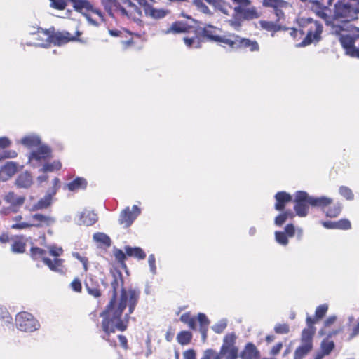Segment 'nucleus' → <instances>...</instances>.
Returning <instances> with one entry per match:
<instances>
[{"instance_id":"nucleus-1","label":"nucleus","mask_w":359,"mask_h":359,"mask_svg":"<svg viewBox=\"0 0 359 359\" xmlns=\"http://www.w3.org/2000/svg\"><path fill=\"white\" fill-rule=\"evenodd\" d=\"M111 285L112 297L106 309L100 313V316L103 318L102 330L104 332L101 337L110 345L115 346V341L110 340L109 335L116 330L123 332L126 330L129 316L135 309L140 299V291L133 288L124 289L123 279L120 271L113 273Z\"/></svg>"},{"instance_id":"nucleus-2","label":"nucleus","mask_w":359,"mask_h":359,"mask_svg":"<svg viewBox=\"0 0 359 359\" xmlns=\"http://www.w3.org/2000/svg\"><path fill=\"white\" fill-rule=\"evenodd\" d=\"M332 0H322L320 2L318 0L311 1L313 4L312 9L316 15L323 19L326 25H332V32H334V27H341L343 34H351L349 32V22L358 18L357 15L359 13V0H338L334 5V20L344 18L341 25H337L332 18L330 16L326 11L328 6H331Z\"/></svg>"},{"instance_id":"nucleus-3","label":"nucleus","mask_w":359,"mask_h":359,"mask_svg":"<svg viewBox=\"0 0 359 359\" xmlns=\"http://www.w3.org/2000/svg\"><path fill=\"white\" fill-rule=\"evenodd\" d=\"M298 24L301 36H305L298 46L304 47L318 43L321 40L323 27L319 21L311 18H302L298 20Z\"/></svg>"},{"instance_id":"nucleus-4","label":"nucleus","mask_w":359,"mask_h":359,"mask_svg":"<svg viewBox=\"0 0 359 359\" xmlns=\"http://www.w3.org/2000/svg\"><path fill=\"white\" fill-rule=\"evenodd\" d=\"M236 336L234 333H229L225 335L223 339V344L221 346L219 353L213 349H207L204 351L203 356L200 359H222L221 354L229 352H238V348L235 345ZM183 359H196V351L193 349H189L183 353Z\"/></svg>"},{"instance_id":"nucleus-5","label":"nucleus","mask_w":359,"mask_h":359,"mask_svg":"<svg viewBox=\"0 0 359 359\" xmlns=\"http://www.w3.org/2000/svg\"><path fill=\"white\" fill-rule=\"evenodd\" d=\"M236 4L233 8L232 18L229 24L238 29L244 20H250L259 18L260 15L255 6H251L250 0H232Z\"/></svg>"},{"instance_id":"nucleus-6","label":"nucleus","mask_w":359,"mask_h":359,"mask_svg":"<svg viewBox=\"0 0 359 359\" xmlns=\"http://www.w3.org/2000/svg\"><path fill=\"white\" fill-rule=\"evenodd\" d=\"M341 30V26L334 28V32L339 36V40L345 50L346 54L353 57L359 58V34H343Z\"/></svg>"},{"instance_id":"nucleus-7","label":"nucleus","mask_w":359,"mask_h":359,"mask_svg":"<svg viewBox=\"0 0 359 359\" xmlns=\"http://www.w3.org/2000/svg\"><path fill=\"white\" fill-rule=\"evenodd\" d=\"M15 325L18 330L22 332H34L37 330L40 324L34 317L28 312H20L15 318Z\"/></svg>"},{"instance_id":"nucleus-8","label":"nucleus","mask_w":359,"mask_h":359,"mask_svg":"<svg viewBox=\"0 0 359 359\" xmlns=\"http://www.w3.org/2000/svg\"><path fill=\"white\" fill-rule=\"evenodd\" d=\"M229 37L226 46L231 49L244 48L249 49L250 51L259 50V44L256 41L242 38L233 33H229Z\"/></svg>"},{"instance_id":"nucleus-9","label":"nucleus","mask_w":359,"mask_h":359,"mask_svg":"<svg viewBox=\"0 0 359 359\" xmlns=\"http://www.w3.org/2000/svg\"><path fill=\"white\" fill-rule=\"evenodd\" d=\"M104 7L106 11L111 16L116 14H120L122 16L128 17V13L126 9L121 5L126 4L128 7L137 8L136 6L132 3L131 0H107V3H104Z\"/></svg>"},{"instance_id":"nucleus-10","label":"nucleus","mask_w":359,"mask_h":359,"mask_svg":"<svg viewBox=\"0 0 359 359\" xmlns=\"http://www.w3.org/2000/svg\"><path fill=\"white\" fill-rule=\"evenodd\" d=\"M309 200V195L306 191H298L295 193L294 210L297 215L304 217L308 215Z\"/></svg>"},{"instance_id":"nucleus-11","label":"nucleus","mask_w":359,"mask_h":359,"mask_svg":"<svg viewBox=\"0 0 359 359\" xmlns=\"http://www.w3.org/2000/svg\"><path fill=\"white\" fill-rule=\"evenodd\" d=\"M40 29H39V31ZM41 32L47 37V43L39 44V46L42 47H48L49 43H53L54 45L60 46L69 42L72 39L70 38V34L68 32H57L53 34L50 29L43 30L41 29Z\"/></svg>"},{"instance_id":"nucleus-12","label":"nucleus","mask_w":359,"mask_h":359,"mask_svg":"<svg viewBox=\"0 0 359 359\" xmlns=\"http://www.w3.org/2000/svg\"><path fill=\"white\" fill-rule=\"evenodd\" d=\"M75 9V11L82 13L83 15H87L88 13H94L102 21L104 20L103 15L101 11L95 7L88 0H69Z\"/></svg>"},{"instance_id":"nucleus-13","label":"nucleus","mask_w":359,"mask_h":359,"mask_svg":"<svg viewBox=\"0 0 359 359\" xmlns=\"http://www.w3.org/2000/svg\"><path fill=\"white\" fill-rule=\"evenodd\" d=\"M140 213L141 210L136 205L132 207V210H130L129 207H126L120 213L118 223L125 228H128L132 225Z\"/></svg>"},{"instance_id":"nucleus-14","label":"nucleus","mask_w":359,"mask_h":359,"mask_svg":"<svg viewBox=\"0 0 359 359\" xmlns=\"http://www.w3.org/2000/svg\"><path fill=\"white\" fill-rule=\"evenodd\" d=\"M218 31V29L215 27L208 25L201 29V34L208 40L218 43H222L223 46L225 47L227 45L229 33L224 35H219L217 34Z\"/></svg>"},{"instance_id":"nucleus-15","label":"nucleus","mask_w":359,"mask_h":359,"mask_svg":"<svg viewBox=\"0 0 359 359\" xmlns=\"http://www.w3.org/2000/svg\"><path fill=\"white\" fill-rule=\"evenodd\" d=\"M51 149L46 145L41 146L36 151H32L29 156V163L34 168H37L41 161L46 160L50 156Z\"/></svg>"},{"instance_id":"nucleus-16","label":"nucleus","mask_w":359,"mask_h":359,"mask_svg":"<svg viewBox=\"0 0 359 359\" xmlns=\"http://www.w3.org/2000/svg\"><path fill=\"white\" fill-rule=\"evenodd\" d=\"M144 8V11L147 16H149L153 19H161L166 16L168 11L162 8L156 9L153 7L151 2L152 0H135Z\"/></svg>"},{"instance_id":"nucleus-17","label":"nucleus","mask_w":359,"mask_h":359,"mask_svg":"<svg viewBox=\"0 0 359 359\" xmlns=\"http://www.w3.org/2000/svg\"><path fill=\"white\" fill-rule=\"evenodd\" d=\"M30 219L33 222V223H32V225L34 227L36 228L50 226L53 224H54L56 222L55 217L40 213H36L31 215Z\"/></svg>"},{"instance_id":"nucleus-18","label":"nucleus","mask_w":359,"mask_h":359,"mask_svg":"<svg viewBox=\"0 0 359 359\" xmlns=\"http://www.w3.org/2000/svg\"><path fill=\"white\" fill-rule=\"evenodd\" d=\"M263 5L273 8L278 21L284 16L283 9L290 6L288 2L283 0H263Z\"/></svg>"},{"instance_id":"nucleus-19","label":"nucleus","mask_w":359,"mask_h":359,"mask_svg":"<svg viewBox=\"0 0 359 359\" xmlns=\"http://www.w3.org/2000/svg\"><path fill=\"white\" fill-rule=\"evenodd\" d=\"M18 164L13 161H8L0 168V180L7 181L17 172Z\"/></svg>"},{"instance_id":"nucleus-20","label":"nucleus","mask_w":359,"mask_h":359,"mask_svg":"<svg viewBox=\"0 0 359 359\" xmlns=\"http://www.w3.org/2000/svg\"><path fill=\"white\" fill-rule=\"evenodd\" d=\"M79 219L76 223L79 225L91 226L97 221V215L94 212L85 210L78 214Z\"/></svg>"},{"instance_id":"nucleus-21","label":"nucleus","mask_w":359,"mask_h":359,"mask_svg":"<svg viewBox=\"0 0 359 359\" xmlns=\"http://www.w3.org/2000/svg\"><path fill=\"white\" fill-rule=\"evenodd\" d=\"M241 359H259L260 353L257 347L251 342L247 343L240 353Z\"/></svg>"},{"instance_id":"nucleus-22","label":"nucleus","mask_w":359,"mask_h":359,"mask_svg":"<svg viewBox=\"0 0 359 359\" xmlns=\"http://www.w3.org/2000/svg\"><path fill=\"white\" fill-rule=\"evenodd\" d=\"M309 203L311 206L321 209L323 212L325 209L332 203V199L327 196L314 197L309 196Z\"/></svg>"},{"instance_id":"nucleus-23","label":"nucleus","mask_w":359,"mask_h":359,"mask_svg":"<svg viewBox=\"0 0 359 359\" xmlns=\"http://www.w3.org/2000/svg\"><path fill=\"white\" fill-rule=\"evenodd\" d=\"M56 194V189L48 192L46 196L41 198L36 204L29 209L30 211H37L48 208L51 205L52 198Z\"/></svg>"},{"instance_id":"nucleus-24","label":"nucleus","mask_w":359,"mask_h":359,"mask_svg":"<svg viewBox=\"0 0 359 359\" xmlns=\"http://www.w3.org/2000/svg\"><path fill=\"white\" fill-rule=\"evenodd\" d=\"M322 225L329 229H342L348 230L351 227L350 221L347 219H341L337 222L326 221L322 222Z\"/></svg>"},{"instance_id":"nucleus-25","label":"nucleus","mask_w":359,"mask_h":359,"mask_svg":"<svg viewBox=\"0 0 359 359\" xmlns=\"http://www.w3.org/2000/svg\"><path fill=\"white\" fill-rule=\"evenodd\" d=\"M275 198L276 200L275 209L279 211L283 210L286 204L292 201V196L285 191L278 192L275 195Z\"/></svg>"},{"instance_id":"nucleus-26","label":"nucleus","mask_w":359,"mask_h":359,"mask_svg":"<svg viewBox=\"0 0 359 359\" xmlns=\"http://www.w3.org/2000/svg\"><path fill=\"white\" fill-rule=\"evenodd\" d=\"M85 286L86 290L90 295L98 297L100 296L101 292L98 281L95 280L93 277L90 276L86 278Z\"/></svg>"},{"instance_id":"nucleus-27","label":"nucleus","mask_w":359,"mask_h":359,"mask_svg":"<svg viewBox=\"0 0 359 359\" xmlns=\"http://www.w3.org/2000/svg\"><path fill=\"white\" fill-rule=\"evenodd\" d=\"M4 199L7 203L11 205V208H17L23 205L25 197L17 196L13 191H10L5 195Z\"/></svg>"},{"instance_id":"nucleus-28","label":"nucleus","mask_w":359,"mask_h":359,"mask_svg":"<svg viewBox=\"0 0 359 359\" xmlns=\"http://www.w3.org/2000/svg\"><path fill=\"white\" fill-rule=\"evenodd\" d=\"M43 262L48 268L53 271L58 273H63V262L62 259L55 258L54 260H51L49 258H43Z\"/></svg>"},{"instance_id":"nucleus-29","label":"nucleus","mask_w":359,"mask_h":359,"mask_svg":"<svg viewBox=\"0 0 359 359\" xmlns=\"http://www.w3.org/2000/svg\"><path fill=\"white\" fill-rule=\"evenodd\" d=\"M16 185L20 188H28L32 184V177L27 171L21 173L16 179Z\"/></svg>"},{"instance_id":"nucleus-30","label":"nucleus","mask_w":359,"mask_h":359,"mask_svg":"<svg viewBox=\"0 0 359 359\" xmlns=\"http://www.w3.org/2000/svg\"><path fill=\"white\" fill-rule=\"evenodd\" d=\"M126 254L128 256L135 257L138 259H144L146 257V253L140 247H130L126 246L125 248Z\"/></svg>"},{"instance_id":"nucleus-31","label":"nucleus","mask_w":359,"mask_h":359,"mask_svg":"<svg viewBox=\"0 0 359 359\" xmlns=\"http://www.w3.org/2000/svg\"><path fill=\"white\" fill-rule=\"evenodd\" d=\"M20 143L28 148H32L39 146L41 143V140L37 135H30L22 138Z\"/></svg>"},{"instance_id":"nucleus-32","label":"nucleus","mask_w":359,"mask_h":359,"mask_svg":"<svg viewBox=\"0 0 359 359\" xmlns=\"http://www.w3.org/2000/svg\"><path fill=\"white\" fill-rule=\"evenodd\" d=\"M312 348L313 346L301 343V345L298 346L294 351V359H302L305 358Z\"/></svg>"},{"instance_id":"nucleus-33","label":"nucleus","mask_w":359,"mask_h":359,"mask_svg":"<svg viewBox=\"0 0 359 359\" xmlns=\"http://www.w3.org/2000/svg\"><path fill=\"white\" fill-rule=\"evenodd\" d=\"M334 348V344L332 341L324 339L320 344V351L316 355H320L324 358L325 355H329Z\"/></svg>"},{"instance_id":"nucleus-34","label":"nucleus","mask_w":359,"mask_h":359,"mask_svg":"<svg viewBox=\"0 0 359 359\" xmlns=\"http://www.w3.org/2000/svg\"><path fill=\"white\" fill-rule=\"evenodd\" d=\"M25 242L22 236L16 237L11 245V250L14 253H22L25 250Z\"/></svg>"},{"instance_id":"nucleus-35","label":"nucleus","mask_w":359,"mask_h":359,"mask_svg":"<svg viewBox=\"0 0 359 359\" xmlns=\"http://www.w3.org/2000/svg\"><path fill=\"white\" fill-rule=\"evenodd\" d=\"M316 329L305 328L303 330L301 337V343L313 346V337Z\"/></svg>"},{"instance_id":"nucleus-36","label":"nucleus","mask_w":359,"mask_h":359,"mask_svg":"<svg viewBox=\"0 0 359 359\" xmlns=\"http://www.w3.org/2000/svg\"><path fill=\"white\" fill-rule=\"evenodd\" d=\"M187 25L180 21L175 22L172 24L170 28H168L167 30H165L164 32L165 34H170V33H183L187 32Z\"/></svg>"},{"instance_id":"nucleus-37","label":"nucleus","mask_w":359,"mask_h":359,"mask_svg":"<svg viewBox=\"0 0 359 359\" xmlns=\"http://www.w3.org/2000/svg\"><path fill=\"white\" fill-rule=\"evenodd\" d=\"M87 185V182L85 179L77 177L73 181L67 184V187L70 191H76L79 189H84Z\"/></svg>"},{"instance_id":"nucleus-38","label":"nucleus","mask_w":359,"mask_h":359,"mask_svg":"<svg viewBox=\"0 0 359 359\" xmlns=\"http://www.w3.org/2000/svg\"><path fill=\"white\" fill-rule=\"evenodd\" d=\"M93 240L106 247L111 245V240L109 236L104 233L97 232L93 234Z\"/></svg>"},{"instance_id":"nucleus-39","label":"nucleus","mask_w":359,"mask_h":359,"mask_svg":"<svg viewBox=\"0 0 359 359\" xmlns=\"http://www.w3.org/2000/svg\"><path fill=\"white\" fill-rule=\"evenodd\" d=\"M260 25L261 27L267 31H273V32H277L281 29V26L271 21H266V20H262L260 21Z\"/></svg>"},{"instance_id":"nucleus-40","label":"nucleus","mask_w":359,"mask_h":359,"mask_svg":"<svg viewBox=\"0 0 359 359\" xmlns=\"http://www.w3.org/2000/svg\"><path fill=\"white\" fill-rule=\"evenodd\" d=\"M61 163L60 161H55L52 163H45L42 168L40 170L41 172L45 173L47 172H53L58 170L61 168Z\"/></svg>"},{"instance_id":"nucleus-41","label":"nucleus","mask_w":359,"mask_h":359,"mask_svg":"<svg viewBox=\"0 0 359 359\" xmlns=\"http://www.w3.org/2000/svg\"><path fill=\"white\" fill-rule=\"evenodd\" d=\"M341 211V205L340 203H337L330 207L325 212V215L328 217H336Z\"/></svg>"},{"instance_id":"nucleus-42","label":"nucleus","mask_w":359,"mask_h":359,"mask_svg":"<svg viewBox=\"0 0 359 359\" xmlns=\"http://www.w3.org/2000/svg\"><path fill=\"white\" fill-rule=\"evenodd\" d=\"M180 320L187 324L191 329H196V319L191 317L189 313H183L180 317Z\"/></svg>"},{"instance_id":"nucleus-43","label":"nucleus","mask_w":359,"mask_h":359,"mask_svg":"<svg viewBox=\"0 0 359 359\" xmlns=\"http://www.w3.org/2000/svg\"><path fill=\"white\" fill-rule=\"evenodd\" d=\"M192 338V334L188 331L180 332L177 337V341L182 345L188 344Z\"/></svg>"},{"instance_id":"nucleus-44","label":"nucleus","mask_w":359,"mask_h":359,"mask_svg":"<svg viewBox=\"0 0 359 359\" xmlns=\"http://www.w3.org/2000/svg\"><path fill=\"white\" fill-rule=\"evenodd\" d=\"M30 254L34 259L41 258L43 260V258H46L44 255L46 254V252L42 248L38 247H32L30 250Z\"/></svg>"},{"instance_id":"nucleus-45","label":"nucleus","mask_w":359,"mask_h":359,"mask_svg":"<svg viewBox=\"0 0 359 359\" xmlns=\"http://www.w3.org/2000/svg\"><path fill=\"white\" fill-rule=\"evenodd\" d=\"M114 255L115 257L116 260L120 263L123 266L126 267L125 259L126 258V254L120 249L114 248L113 250Z\"/></svg>"},{"instance_id":"nucleus-46","label":"nucleus","mask_w":359,"mask_h":359,"mask_svg":"<svg viewBox=\"0 0 359 359\" xmlns=\"http://www.w3.org/2000/svg\"><path fill=\"white\" fill-rule=\"evenodd\" d=\"M227 326V320L226 319H222L218 323L215 324L212 329V330L217 334H220L224 332V330L226 329Z\"/></svg>"},{"instance_id":"nucleus-47","label":"nucleus","mask_w":359,"mask_h":359,"mask_svg":"<svg viewBox=\"0 0 359 359\" xmlns=\"http://www.w3.org/2000/svg\"><path fill=\"white\" fill-rule=\"evenodd\" d=\"M18 154L14 150H7L5 149H0V161L6 158H13L17 156Z\"/></svg>"},{"instance_id":"nucleus-48","label":"nucleus","mask_w":359,"mask_h":359,"mask_svg":"<svg viewBox=\"0 0 359 359\" xmlns=\"http://www.w3.org/2000/svg\"><path fill=\"white\" fill-rule=\"evenodd\" d=\"M339 194L347 200H353L354 198L351 189L346 186H341L339 189Z\"/></svg>"},{"instance_id":"nucleus-49","label":"nucleus","mask_w":359,"mask_h":359,"mask_svg":"<svg viewBox=\"0 0 359 359\" xmlns=\"http://www.w3.org/2000/svg\"><path fill=\"white\" fill-rule=\"evenodd\" d=\"M275 238L276 242L282 245H286L288 243L287 236L285 232L276 231Z\"/></svg>"},{"instance_id":"nucleus-50","label":"nucleus","mask_w":359,"mask_h":359,"mask_svg":"<svg viewBox=\"0 0 359 359\" xmlns=\"http://www.w3.org/2000/svg\"><path fill=\"white\" fill-rule=\"evenodd\" d=\"M328 306L327 304L318 306L316 309L315 316L317 319L322 318L327 313Z\"/></svg>"},{"instance_id":"nucleus-51","label":"nucleus","mask_w":359,"mask_h":359,"mask_svg":"<svg viewBox=\"0 0 359 359\" xmlns=\"http://www.w3.org/2000/svg\"><path fill=\"white\" fill-rule=\"evenodd\" d=\"M194 5L203 13H210L209 8L203 2V0H193Z\"/></svg>"},{"instance_id":"nucleus-52","label":"nucleus","mask_w":359,"mask_h":359,"mask_svg":"<svg viewBox=\"0 0 359 359\" xmlns=\"http://www.w3.org/2000/svg\"><path fill=\"white\" fill-rule=\"evenodd\" d=\"M289 326L287 324H277L274 327V331L277 334H287L289 332Z\"/></svg>"},{"instance_id":"nucleus-53","label":"nucleus","mask_w":359,"mask_h":359,"mask_svg":"<svg viewBox=\"0 0 359 359\" xmlns=\"http://www.w3.org/2000/svg\"><path fill=\"white\" fill-rule=\"evenodd\" d=\"M51 1L50 6L59 10H63L67 6L65 0H50Z\"/></svg>"},{"instance_id":"nucleus-54","label":"nucleus","mask_w":359,"mask_h":359,"mask_svg":"<svg viewBox=\"0 0 359 359\" xmlns=\"http://www.w3.org/2000/svg\"><path fill=\"white\" fill-rule=\"evenodd\" d=\"M148 263L150 271L154 274H156V258L154 255L151 254L148 257Z\"/></svg>"},{"instance_id":"nucleus-55","label":"nucleus","mask_w":359,"mask_h":359,"mask_svg":"<svg viewBox=\"0 0 359 359\" xmlns=\"http://www.w3.org/2000/svg\"><path fill=\"white\" fill-rule=\"evenodd\" d=\"M48 249L50 255L54 257H59L63 252L62 248L61 247H57L56 245H50L48 247Z\"/></svg>"},{"instance_id":"nucleus-56","label":"nucleus","mask_w":359,"mask_h":359,"mask_svg":"<svg viewBox=\"0 0 359 359\" xmlns=\"http://www.w3.org/2000/svg\"><path fill=\"white\" fill-rule=\"evenodd\" d=\"M198 321L200 324V327H208L209 323H210V321H209L208 318H207V316L204 313H198Z\"/></svg>"},{"instance_id":"nucleus-57","label":"nucleus","mask_w":359,"mask_h":359,"mask_svg":"<svg viewBox=\"0 0 359 359\" xmlns=\"http://www.w3.org/2000/svg\"><path fill=\"white\" fill-rule=\"evenodd\" d=\"M33 226L32 225L31 223H28V222H21V223H17V224H14L11 226V228L13 229H27V228H29V227H32Z\"/></svg>"},{"instance_id":"nucleus-58","label":"nucleus","mask_w":359,"mask_h":359,"mask_svg":"<svg viewBox=\"0 0 359 359\" xmlns=\"http://www.w3.org/2000/svg\"><path fill=\"white\" fill-rule=\"evenodd\" d=\"M215 8H217L218 10H219L222 13L226 14V15H229V11L231 9V7L227 6L224 2L223 0L221 1L220 6H217Z\"/></svg>"},{"instance_id":"nucleus-59","label":"nucleus","mask_w":359,"mask_h":359,"mask_svg":"<svg viewBox=\"0 0 359 359\" xmlns=\"http://www.w3.org/2000/svg\"><path fill=\"white\" fill-rule=\"evenodd\" d=\"M287 219L286 218L285 215L281 213L275 218V224L280 226L283 225L287 221Z\"/></svg>"},{"instance_id":"nucleus-60","label":"nucleus","mask_w":359,"mask_h":359,"mask_svg":"<svg viewBox=\"0 0 359 359\" xmlns=\"http://www.w3.org/2000/svg\"><path fill=\"white\" fill-rule=\"evenodd\" d=\"M285 233L286 235L289 237H292L294 235L295 233V229L293 224H287L285 227Z\"/></svg>"},{"instance_id":"nucleus-61","label":"nucleus","mask_w":359,"mask_h":359,"mask_svg":"<svg viewBox=\"0 0 359 359\" xmlns=\"http://www.w3.org/2000/svg\"><path fill=\"white\" fill-rule=\"evenodd\" d=\"M72 289L75 292H81V283L79 279H74L71 283Z\"/></svg>"},{"instance_id":"nucleus-62","label":"nucleus","mask_w":359,"mask_h":359,"mask_svg":"<svg viewBox=\"0 0 359 359\" xmlns=\"http://www.w3.org/2000/svg\"><path fill=\"white\" fill-rule=\"evenodd\" d=\"M11 142L8 138L6 137H0V149H6L11 145Z\"/></svg>"},{"instance_id":"nucleus-63","label":"nucleus","mask_w":359,"mask_h":359,"mask_svg":"<svg viewBox=\"0 0 359 359\" xmlns=\"http://www.w3.org/2000/svg\"><path fill=\"white\" fill-rule=\"evenodd\" d=\"M282 347H283V344L281 342H279V343L276 344L271 348V350L270 351L271 355H276L277 354H278L279 352L280 351Z\"/></svg>"},{"instance_id":"nucleus-64","label":"nucleus","mask_w":359,"mask_h":359,"mask_svg":"<svg viewBox=\"0 0 359 359\" xmlns=\"http://www.w3.org/2000/svg\"><path fill=\"white\" fill-rule=\"evenodd\" d=\"M221 356H224V359H237L238 356V352L226 353L221 354Z\"/></svg>"}]
</instances>
